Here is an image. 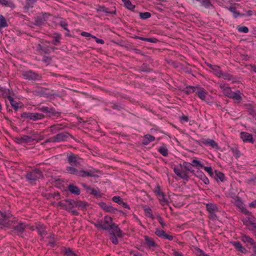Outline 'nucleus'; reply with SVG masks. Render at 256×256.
<instances>
[{
	"label": "nucleus",
	"mask_w": 256,
	"mask_h": 256,
	"mask_svg": "<svg viewBox=\"0 0 256 256\" xmlns=\"http://www.w3.org/2000/svg\"><path fill=\"white\" fill-rule=\"evenodd\" d=\"M158 151L164 156H168V150L166 146L164 144H162V146L158 148Z\"/></svg>",
	"instance_id": "c9c22d12"
},
{
	"label": "nucleus",
	"mask_w": 256,
	"mask_h": 256,
	"mask_svg": "<svg viewBox=\"0 0 256 256\" xmlns=\"http://www.w3.org/2000/svg\"><path fill=\"white\" fill-rule=\"evenodd\" d=\"M182 166L186 170H181L178 168L174 167V172L178 177L184 180L188 181L190 178V176L187 171L190 172L192 174H194V170L192 168L193 166L192 165V162L190 163L187 162H184L182 163Z\"/></svg>",
	"instance_id": "7ed1b4c3"
},
{
	"label": "nucleus",
	"mask_w": 256,
	"mask_h": 256,
	"mask_svg": "<svg viewBox=\"0 0 256 256\" xmlns=\"http://www.w3.org/2000/svg\"><path fill=\"white\" fill-rule=\"evenodd\" d=\"M134 38L152 43H156L158 41V40L155 38H144L140 36H136Z\"/></svg>",
	"instance_id": "4c0bfd02"
},
{
	"label": "nucleus",
	"mask_w": 256,
	"mask_h": 256,
	"mask_svg": "<svg viewBox=\"0 0 256 256\" xmlns=\"http://www.w3.org/2000/svg\"><path fill=\"white\" fill-rule=\"evenodd\" d=\"M236 206H238L240 210V212L242 213L247 216H252V213L244 208V204L240 198H238L236 200Z\"/></svg>",
	"instance_id": "a211bd4d"
},
{
	"label": "nucleus",
	"mask_w": 256,
	"mask_h": 256,
	"mask_svg": "<svg viewBox=\"0 0 256 256\" xmlns=\"http://www.w3.org/2000/svg\"><path fill=\"white\" fill-rule=\"evenodd\" d=\"M228 98H232L238 102L240 101L242 99L240 90H238L236 92H232Z\"/></svg>",
	"instance_id": "f704fd0d"
},
{
	"label": "nucleus",
	"mask_w": 256,
	"mask_h": 256,
	"mask_svg": "<svg viewBox=\"0 0 256 256\" xmlns=\"http://www.w3.org/2000/svg\"><path fill=\"white\" fill-rule=\"evenodd\" d=\"M157 220H158V222L162 226V227L164 228L165 226H166V224L164 220V218L160 216V215H158L156 217Z\"/></svg>",
	"instance_id": "e2e57ef3"
},
{
	"label": "nucleus",
	"mask_w": 256,
	"mask_h": 256,
	"mask_svg": "<svg viewBox=\"0 0 256 256\" xmlns=\"http://www.w3.org/2000/svg\"><path fill=\"white\" fill-rule=\"evenodd\" d=\"M60 25L68 32H70V30L68 28V24L65 20H61L60 22Z\"/></svg>",
	"instance_id": "774afa93"
},
{
	"label": "nucleus",
	"mask_w": 256,
	"mask_h": 256,
	"mask_svg": "<svg viewBox=\"0 0 256 256\" xmlns=\"http://www.w3.org/2000/svg\"><path fill=\"white\" fill-rule=\"evenodd\" d=\"M206 208L208 213L212 212H217L218 210V206L216 204L212 202H209L206 204Z\"/></svg>",
	"instance_id": "bb28decb"
},
{
	"label": "nucleus",
	"mask_w": 256,
	"mask_h": 256,
	"mask_svg": "<svg viewBox=\"0 0 256 256\" xmlns=\"http://www.w3.org/2000/svg\"><path fill=\"white\" fill-rule=\"evenodd\" d=\"M54 236V234H51L50 236L47 237V238L48 240V244L52 247L54 246L56 244V241L55 240Z\"/></svg>",
	"instance_id": "603ef678"
},
{
	"label": "nucleus",
	"mask_w": 256,
	"mask_h": 256,
	"mask_svg": "<svg viewBox=\"0 0 256 256\" xmlns=\"http://www.w3.org/2000/svg\"><path fill=\"white\" fill-rule=\"evenodd\" d=\"M64 126L62 124H55L51 126L49 128V131L52 134H56L60 130H62Z\"/></svg>",
	"instance_id": "cd10ccee"
},
{
	"label": "nucleus",
	"mask_w": 256,
	"mask_h": 256,
	"mask_svg": "<svg viewBox=\"0 0 256 256\" xmlns=\"http://www.w3.org/2000/svg\"><path fill=\"white\" fill-rule=\"evenodd\" d=\"M200 2L201 6L206 8L209 9L213 7V4L210 0H200Z\"/></svg>",
	"instance_id": "58836bf2"
},
{
	"label": "nucleus",
	"mask_w": 256,
	"mask_h": 256,
	"mask_svg": "<svg viewBox=\"0 0 256 256\" xmlns=\"http://www.w3.org/2000/svg\"><path fill=\"white\" fill-rule=\"evenodd\" d=\"M240 240L249 250L252 249V256L256 255V242L249 236L243 234L240 237Z\"/></svg>",
	"instance_id": "0eeeda50"
},
{
	"label": "nucleus",
	"mask_w": 256,
	"mask_h": 256,
	"mask_svg": "<svg viewBox=\"0 0 256 256\" xmlns=\"http://www.w3.org/2000/svg\"><path fill=\"white\" fill-rule=\"evenodd\" d=\"M70 136L68 132H61L48 139L46 142H60L67 141L69 136Z\"/></svg>",
	"instance_id": "9d476101"
},
{
	"label": "nucleus",
	"mask_w": 256,
	"mask_h": 256,
	"mask_svg": "<svg viewBox=\"0 0 256 256\" xmlns=\"http://www.w3.org/2000/svg\"><path fill=\"white\" fill-rule=\"evenodd\" d=\"M100 207L106 212L115 214L118 211L116 208H113L110 205H108L105 202L100 204Z\"/></svg>",
	"instance_id": "5701e85b"
},
{
	"label": "nucleus",
	"mask_w": 256,
	"mask_h": 256,
	"mask_svg": "<svg viewBox=\"0 0 256 256\" xmlns=\"http://www.w3.org/2000/svg\"><path fill=\"white\" fill-rule=\"evenodd\" d=\"M12 92V89L4 90L2 92V95L4 98H6L8 100V96H12L11 94Z\"/></svg>",
	"instance_id": "6e6d98bb"
},
{
	"label": "nucleus",
	"mask_w": 256,
	"mask_h": 256,
	"mask_svg": "<svg viewBox=\"0 0 256 256\" xmlns=\"http://www.w3.org/2000/svg\"><path fill=\"white\" fill-rule=\"evenodd\" d=\"M230 244L236 249V250L240 252L242 254H246L248 250L246 248L242 245L240 242L237 241H231Z\"/></svg>",
	"instance_id": "dca6fc26"
},
{
	"label": "nucleus",
	"mask_w": 256,
	"mask_h": 256,
	"mask_svg": "<svg viewBox=\"0 0 256 256\" xmlns=\"http://www.w3.org/2000/svg\"><path fill=\"white\" fill-rule=\"evenodd\" d=\"M0 4L10 8H14V4L12 2L8 0H1Z\"/></svg>",
	"instance_id": "8fccbe9b"
},
{
	"label": "nucleus",
	"mask_w": 256,
	"mask_h": 256,
	"mask_svg": "<svg viewBox=\"0 0 256 256\" xmlns=\"http://www.w3.org/2000/svg\"><path fill=\"white\" fill-rule=\"evenodd\" d=\"M104 222L102 224V222H99L97 223H93V224L98 230H114L116 232L118 238H121L123 236L122 230L116 224L112 222V219L110 216H105L104 218Z\"/></svg>",
	"instance_id": "f257e3e1"
},
{
	"label": "nucleus",
	"mask_w": 256,
	"mask_h": 256,
	"mask_svg": "<svg viewBox=\"0 0 256 256\" xmlns=\"http://www.w3.org/2000/svg\"><path fill=\"white\" fill-rule=\"evenodd\" d=\"M62 38L61 35L58 34H54V40L52 43L55 45L58 46V44H60V40Z\"/></svg>",
	"instance_id": "09e8293b"
},
{
	"label": "nucleus",
	"mask_w": 256,
	"mask_h": 256,
	"mask_svg": "<svg viewBox=\"0 0 256 256\" xmlns=\"http://www.w3.org/2000/svg\"><path fill=\"white\" fill-rule=\"evenodd\" d=\"M144 244L146 247L152 251L154 250L158 245L154 239L148 236H144Z\"/></svg>",
	"instance_id": "f8f14e48"
},
{
	"label": "nucleus",
	"mask_w": 256,
	"mask_h": 256,
	"mask_svg": "<svg viewBox=\"0 0 256 256\" xmlns=\"http://www.w3.org/2000/svg\"><path fill=\"white\" fill-rule=\"evenodd\" d=\"M42 172L38 168H35L28 172L26 175L27 181L32 184H34L40 178H42Z\"/></svg>",
	"instance_id": "39448f33"
},
{
	"label": "nucleus",
	"mask_w": 256,
	"mask_h": 256,
	"mask_svg": "<svg viewBox=\"0 0 256 256\" xmlns=\"http://www.w3.org/2000/svg\"><path fill=\"white\" fill-rule=\"evenodd\" d=\"M96 10L98 12H102L104 13H106V15L108 14H115V12H111L108 10V8H106L104 6H98V8H96Z\"/></svg>",
	"instance_id": "a18cd8bd"
},
{
	"label": "nucleus",
	"mask_w": 256,
	"mask_h": 256,
	"mask_svg": "<svg viewBox=\"0 0 256 256\" xmlns=\"http://www.w3.org/2000/svg\"><path fill=\"white\" fill-rule=\"evenodd\" d=\"M112 200L114 202H116L120 205L123 202L122 198L120 196H114V197H112Z\"/></svg>",
	"instance_id": "0e129e2a"
},
{
	"label": "nucleus",
	"mask_w": 256,
	"mask_h": 256,
	"mask_svg": "<svg viewBox=\"0 0 256 256\" xmlns=\"http://www.w3.org/2000/svg\"><path fill=\"white\" fill-rule=\"evenodd\" d=\"M22 76L24 78L30 80H40L42 78L39 74L32 70L24 72Z\"/></svg>",
	"instance_id": "9b49d317"
},
{
	"label": "nucleus",
	"mask_w": 256,
	"mask_h": 256,
	"mask_svg": "<svg viewBox=\"0 0 256 256\" xmlns=\"http://www.w3.org/2000/svg\"><path fill=\"white\" fill-rule=\"evenodd\" d=\"M15 218L11 220L6 213L0 210V229H8L12 226V224H15Z\"/></svg>",
	"instance_id": "423d86ee"
},
{
	"label": "nucleus",
	"mask_w": 256,
	"mask_h": 256,
	"mask_svg": "<svg viewBox=\"0 0 256 256\" xmlns=\"http://www.w3.org/2000/svg\"><path fill=\"white\" fill-rule=\"evenodd\" d=\"M155 234L160 238H164L166 233L165 232L160 228L156 229Z\"/></svg>",
	"instance_id": "3c124183"
},
{
	"label": "nucleus",
	"mask_w": 256,
	"mask_h": 256,
	"mask_svg": "<svg viewBox=\"0 0 256 256\" xmlns=\"http://www.w3.org/2000/svg\"><path fill=\"white\" fill-rule=\"evenodd\" d=\"M88 206V203L86 202L76 200V208H78L80 210H84Z\"/></svg>",
	"instance_id": "a19ab883"
},
{
	"label": "nucleus",
	"mask_w": 256,
	"mask_h": 256,
	"mask_svg": "<svg viewBox=\"0 0 256 256\" xmlns=\"http://www.w3.org/2000/svg\"><path fill=\"white\" fill-rule=\"evenodd\" d=\"M15 224H12L13 230L12 232H15L17 235L23 237L22 234L24 232L26 228L28 226L25 222L21 221L17 222V220L15 219Z\"/></svg>",
	"instance_id": "1a4fd4ad"
},
{
	"label": "nucleus",
	"mask_w": 256,
	"mask_h": 256,
	"mask_svg": "<svg viewBox=\"0 0 256 256\" xmlns=\"http://www.w3.org/2000/svg\"><path fill=\"white\" fill-rule=\"evenodd\" d=\"M36 230L38 234L42 238H44L46 234V226L40 222L36 223Z\"/></svg>",
	"instance_id": "aec40b11"
},
{
	"label": "nucleus",
	"mask_w": 256,
	"mask_h": 256,
	"mask_svg": "<svg viewBox=\"0 0 256 256\" xmlns=\"http://www.w3.org/2000/svg\"><path fill=\"white\" fill-rule=\"evenodd\" d=\"M48 42H42L36 46V50L40 54H50L56 50V48L50 46L48 44Z\"/></svg>",
	"instance_id": "6e6552de"
},
{
	"label": "nucleus",
	"mask_w": 256,
	"mask_h": 256,
	"mask_svg": "<svg viewBox=\"0 0 256 256\" xmlns=\"http://www.w3.org/2000/svg\"><path fill=\"white\" fill-rule=\"evenodd\" d=\"M124 6L130 10H134L135 8V6L132 4L130 0H127L124 3Z\"/></svg>",
	"instance_id": "bf43d9fd"
},
{
	"label": "nucleus",
	"mask_w": 256,
	"mask_h": 256,
	"mask_svg": "<svg viewBox=\"0 0 256 256\" xmlns=\"http://www.w3.org/2000/svg\"><path fill=\"white\" fill-rule=\"evenodd\" d=\"M46 118L45 115L42 113L31 112L30 120L37 121L44 120Z\"/></svg>",
	"instance_id": "393cba45"
},
{
	"label": "nucleus",
	"mask_w": 256,
	"mask_h": 256,
	"mask_svg": "<svg viewBox=\"0 0 256 256\" xmlns=\"http://www.w3.org/2000/svg\"><path fill=\"white\" fill-rule=\"evenodd\" d=\"M196 88L194 86H188L186 87V93L189 94L191 93L195 92Z\"/></svg>",
	"instance_id": "052dcab7"
},
{
	"label": "nucleus",
	"mask_w": 256,
	"mask_h": 256,
	"mask_svg": "<svg viewBox=\"0 0 256 256\" xmlns=\"http://www.w3.org/2000/svg\"><path fill=\"white\" fill-rule=\"evenodd\" d=\"M151 16V14L149 12H144L140 13V17L141 19L146 20Z\"/></svg>",
	"instance_id": "4d7b16f0"
},
{
	"label": "nucleus",
	"mask_w": 256,
	"mask_h": 256,
	"mask_svg": "<svg viewBox=\"0 0 256 256\" xmlns=\"http://www.w3.org/2000/svg\"><path fill=\"white\" fill-rule=\"evenodd\" d=\"M110 234L112 236L110 238V240L115 245L118 244V240L117 238V237H118V236H117L116 232H114L113 230V231L110 232Z\"/></svg>",
	"instance_id": "79ce46f5"
},
{
	"label": "nucleus",
	"mask_w": 256,
	"mask_h": 256,
	"mask_svg": "<svg viewBox=\"0 0 256 256\" xmlns=\"http://www.w3.org/2000/svg\"><path fill=\"white\" fill-rule=\"evenodd\" d=\"M144 210L146 216L151 218L152 220H154L155 218V217L152 214V211L150 207H146Z\"/></svg>",
	"instance_id": "49530a36"
},
{
	"label": "nucleus",
	"mask_w": 256,
	"mask_h": 256,
	"mask_svg": "<svg viewBox=\"0 0 256 256\" xmlns=\"http://www.w3.org/2000/svg\"><path fill=\"white\" fill-rule=\"evenodd\" d=\"M8 26V24L5 18L2 14H0V28H6Z\"/></svg>",
	"instance_id": "de8ad7c7"
},
{
	"label": "nucleus",
	"mask_w": 256,
	"mask_h": 256,
	"mask_svg": "<svg viewBox=\"0 0 256 256\" xmlns=\"http://www.w3.org/2000/svg\"><path fill=\"white\" fill-rule=\"evenodd\" d=\"M240 138L244 142H250L254 144V140L251 134L247 132H241L240 134Z\"/></svg>",
	"instance_id": "6ab92c4d"
},
{
	"label": "nucleus",
	"mask_w": 256,
	"mask_h": 256,
	"mask_svg": "<svg viewBox=\"0 0 256 256\" xmlns=\"http://www.w3.org/2000/svg\"><path fill=\"white\" fill-rule=\"evenodd\" d=\"M31 112H24L20 114V117L24 119L30 120Z\"/></svg>",
	"instance_id": "69168bd1"
},
{
	"label": "nucleus",
	"mask_w": 256,
	"mask_h": 256,
	"mask_svg": "<svg viewBox=\"0 0 256 256\" xmlns=\"http://www.w3.org/2000/svg\"><path fill=\"white\" fill-rule=\"evenodd\" d=\"M212 71L214 74L218 78H220V76L222 73V70L219 66H216L212 69Z\"/></svg>",
	"instance_id": "c03bdc74"
},
{
	"label": "nucleus",
	"mask_w": 256,
	"mask_h": 256,
	"mask_svg": "<svg viewBox=\"0 0 256 256\" xmlns=\"http://www.w3.org/2000/svg\"><path fill=\"white\" fill-rule=\"evenodd\" d=\"M154 193L160 196H163L164 197V192H162L160 191V186L158 185L156 188H155V190H154Z\"/></svg>",
	"instance_id": "338daca9"
},
{
	"label": "nucleus",
	"mask_w": 256,
	"mask_h": 256,
	"mask_svg": "<svg viewBox=\"0 0 256 256\" xmlns=\"http://www.w3.org/2000/svg\"><path fill=\"white\" fill-rule=\"evenodd\" d=\"M248 220L245 222H244V224L247 227V228L251 232H255L256 233V222H254V220L255 218L253 214L252 216H248Z\"/></svg>",
	"instance_id": "4468645a"
},
{
	"label": "nucleus",
	"mask_w": 256,
	"mask_h": 256,
	"mask_svg": "<svg viewBox=\"0 0 256 256\" xmlns=\"http://www.w3.org/2000/svg\"><path fill=\"white\" fill-rule=\"evenodd\" d=\"M203 144L206 146H210L213 148H216L218 146V144L213 140L208 138L202 140Z\"/></svg>",
	"instance_id": "c85d7f7f"
},
{
	"label": "nucleus",
	"mask_w": 256,
	"mask_h": 256,
	"mask_svg": "<svg viewBox=\"0 0 256 256\" xmlns=\"http://www.w3.org/2000/svg\"><path fill=\"white\" fill-rule=\"evenodd\" d=\"M32 93L36 96H42L44 94L45 92L43 88H41L34 90Z\"/></svg>",
	"instance_id": "864d4df0"
},
{
	"label": "nucleus",
	"mask_w": 256,
	"mask_h": 256,
	"mask_svg": "<svg viewBox=\"0 0 256 256\" xmlns=\"http://www.w3.org/2000/svg\"><path fill=\"white\" fill-rule=\"evenodd\" d=\"M62 252L66 256H77V254L70 248L63 247Z\"/></svg>",
	"instance_id": "473e14b6"
},
{
	"label": "nucleus",
	"mask_w": 256,
	"mask_h": 256,
	"mask_svg": "<svg viewBox=\"0 0 256 256\" xmlns=\"http://www.w3.org/2000/svg\"><path fill=\"white\" fill-rule=\"evenodd\" d=\"M35 110H37L46 114V116L48 118H52V116L58 118L62 114L60 112L56 111L54 107H48L40 104L36 108Z\"/></svg>",
	"instance_id": "20e7f679"
},
{
	"label": "nucleus",
	"mask_w": 256,
	"mask_h": 256,
	"mask_svg": "<svg viewBox=\"0 0 256 256\" xmlns=\"http://www.w3.org/2000/svg\"><path fill=\"white\" fill-rule=\"evenodd\" d=\"M197 88L199 89V90L196 92L198 96L202 100H205L208 94V92L203 88H200V87H197Z\"/></svg>",
	"instance_id": "c756f323"
},
{
	"label": "nucleus",
	"mask_w": 256,
	"mask_h": 256,
	"mask_svg": "<svg viewBox=\"0 0 256 256\" xmlns=\"http://www.w3.org/2000/svg\"><path fill=\"white\" fill-rule=\"evenodd\" d=\"M194 252L197 256H209L204 252L197 246H194Z\"/></svg>",
	"instance_id": "ea45409f"
},
{
	"label": "nucleus",
	"mask_w": 256,
	"mask_h": 256,
	"mask_svg": "<svg viewBox=\"0 0 256 256\" xmlns=\"http://www.w3.org/2000/svg\"><path fill=\"white\" fill-rule=\"evenodd\" d=\"M47 14L45 13L42 16H38L35 19V24L37 26H41L46 21Z\"/></svg>",
	"instance_id": "a878e982"
},
{
	"label": "nucleus",
	"mask_w": 256,
	"mask_h": 256,
	"mask_svg": "<svg viewBox=\"0 0 256 256\" xmlns=\"http://www.w3.org/2000/svg\"><path fill=\"white\" fill-rule=\"evenodd\" d=\"M156 138L154 136L147 134L144 136V138L142 141V143L144 145H148V144L150 142H152L155 140Z\"/></svg>",
	"instance_id": "7c9ffc66"
},
{
	"label": "nucleus",
	"mask_w": 256,
	"mask_h": 256,
	"mask_svg": "<svg viewBox=\"0 0 256 256\" xmlns=\"http://www.w3.org/2000/svg\"><path fill=\"white\" fill-rule=\"evenodd\" d=\"M110 107L114 110H116L118 111H120L123 110V108L120 104H116V103H112L110 104Z\"/></svg>",
	"instance_id": "13d9d810"
},
{
	"label": "nucleus",
	"mask_w": 256,
	"mask_h": 256,
	"mask_svg": "<svg viewBox=\"0 0 256 256\" xmlns=\"http://www.w3.org/2000/svg\"><path fill=\"white\" fill-rule=\"evenodd\" d=\"M214 172L216 174V178L217 180H219L220 182H224L226 180L224 174L222 172L217 170H216Z\"/></svg>",
	"instance_id": "37998d69"
},
{
	"label": "nucleus",
	"mask_w": 256,
	"mask_h": 256,
	"mask_svg": "<svg viewBox=\"0 0 256 256\" xmlns=\"http://www.w3.org/2000/svg\"><path fill=\"white\" fill-rule=\"evenodd\" d=\"M65 202H68V208H66V210L70 212L72 211L74 208H76V200L68 198L65 200Z\"/></svg>",
	"instance_id": "2f4dec72"
},
{
	"label": "nucleus",
	"mask_w": 256,
	"mask_h": 256,
	"mask_svg": "<svg viewBox=\"0 0 256 256\" xmlns=\"http://www.w3.org/2000/svg\"><path fill=\"white\" fill-rule=\"evenodd\" d=\"M8 100L10 101L11 106L14 108L16 112L18 111L20 108H21L22 106V102H18L14 100L12 96H8Z\"/></svg>",
	"instance_id": "4be33fe9"
},
{
	"label": "nucleus",
	"mask_w": 256,
	"mask_h": 256,
	"mask_svg": "<svg viewBox=\"0 0 256 256\" xmlns=\"http://www.w3.org/2000/svg\"><path fill=\"white\" fill-rule=\"evenodd\" d=\"M218 84H219V86L222 90V92L230 87L228 84H226L224 82H218Z\"/></svg>",
	"instance_id": "680f3d73"
},
{
	"label": "nucleus",
	"mask_w": 256,
	"mask_h": 256,
	"mask_svg": "<svg viewBox=\"0 0 256 256\" xmlns=\"http://www.w3.org/2000/svg\"><path fill=\"white\" fill-rule=\"evenodd\" d=\"M82 186L88 194H92L97 198H100L102 196L100 190L98 188H92L85 184H82Z\"/></svg>",
	"instance_id": "ddd939ff"
},
{
	"label": "nucleus",
	"mask_w": 256,
	"mask_h": 256,
	"mask_svg": "<svg viewBox=\"0 0 256 256\" xmlns=\"http://www.w3.org/2000/svg\"><path fill=\"white\" fill-rule=\"evenodd\" d=\"M230 150L234 156L239 158L240 156V152L237 147L231 148Z\"/></svg>",
	"instance_id": "5fc2aeb1"
},
{
	"label": "nucleus",
	"mask_w": 256,
	"mask_h": 256,
	"mask_svg": "<svg viewBox=\"0 0 256 256\" xmlns=\"http://www.w3.org/2000/svg\"><path fill=\"white\" fill-rule=\"evenodd\" d=\"M220 78H222L226 80L232 81V82H234L236 80V78L234 76V75L228 72H222Z\"/></svg>",
	"instance_id": "72a5a7b5"
},
{
	"label": "nucleus",
	"mask_w": 256,
	"mask_h": 256,
	"mask_svg": "<svg viewBox=\"0 0 256 256\" xmlns=\"http://www.w3.org/2000/svg\"><path fill=\"white\" fill-rule=\"evenodd\" d=\"M66 171L72 174L76 175L79 177H94L96 173L98 172V170L92 168L88 170H78L72 166H68L66 168Z\"/></svg>",
	"instance_id": "f03ea898"
},
{
	"label": "nucleus",
	"mask_w": 256,
	"mask_h": 256,
	"mask_svg": "<svg viewBox=\"0 0 256 256\" xmlns=\"http://www.w3.org/2000/svg\"><path fill=\"white\" fill-rule=\"evenodd\" d=\"M38 140H42V138H38L36 134H34L32 136L24 135L20 138V140L21 143H30Z\"/></svg>",
	"instance_id": "412c9836"
},
{
	"label": "nucleus",
	"mask_w": 256,
	"mask_h": 256,
	"mask_svg": "<svg viewBox=\"0 0 256 256\" xmlns=\"http://www.w3.org/2000/svg\"><path fill=\"white\" fill-rule=\"evenodd\" d=\"M192 165L194 168H196L198 169L202 168H204V164L201 160L194 159L192 160Z\"/></svg>",
	"instance_id": "e433bc0d"
},
{
	"label": "nucleus",
	"mask_w": 256,
	"mask_h": 256,
	"mask_svg": "<svg viewBox=\"0 0 256 256\" xmlns=\"http://www.w3.org/2000/svg\"><path fill=\"white\" fill-rule=\"evenodd\" d=\"M68 190L71 194L76 196H78L80 194V188L72 184H68Z\"/></svg>",
	"instance_id": "b1692460"
},
{
	"label": "nucleus",
	"mask_w": 256,
	"mask_h": 256,
	"mask_svg": "<svg viewBox=\"0 0 256 256\" xmlns=\"http://www.w3.org/2000/svg\"><path fill=\"white\" fill-rule=\"evenodd\" d=\"M236 6H238V4H232L229 7H227L226 8L232 14L233 17L234 18L244 16V14L240 13L237 10Z\"/></svg>",
	"instance_id": "f3484780"
},
{
	"label": "nucleus",
	"mask_w": 256,
	"mask_h": 256,
	"mask_svg": "<svg viewBox=\"0 0 256 256\" xmlns=\"http://www.w3.org/2000/svg\"><path fill=\"white\" fill-rule=\"evenodd\" d=\"M67 162L70 164H74L77 166L79 164L78 160H80L79 156L74 154L72 152L67 153Z\"/></svg>",
	"instance_id": "2eb2a0df"
}]
</instances>
